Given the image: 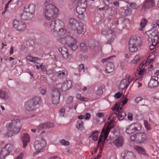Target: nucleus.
I'll return each mask as SVG.
<instances>
[{"mask_svg":"<svg viewBox=\"0 0 159 159\" xmlns=\"http://www.w3.org/2000/svg\"><path fill=\"white\" fill-rule=\"evenodd\" d=\"M6 127L8 130L6 136L11 137L17 134L20 130V120L18 119L12 120L11 122L7 124Z\"/></svg>","mask_w":159,"mask_h":159,"instance_id":"nucleus-1","label":"nucleus"},{"mask_svg":"<svg viewBox=\"0 0 159 159\" xmlns=\"http://www.w3.org/2000/svg\"><path fill=\"white\" fill-rule=\"evenodd\" d=\"M58 10L55 6L49 4L45 6L43 10L45 18L48 20H53L57 17Z\"/></svg>","mask_w":159,"mask_h":159,"instance_id":"nucleus-2","label":"nucleus"},{"mask_svg":"<svg viewBox=\"0 0 159 159\" xmlns=\"http://www.w3.org/2000/svg\"><path fill=\"white\" fill-rule=\"evenodd\" d=\"M72 2L77 3L76 11L78 14V17L80 20H83L84 16V13L86 11L88 0H69Z\"/></svg>","mask_w":159,"mask_h":159,"instance_id":"nucleus-3","label":"nucleus"},{"mask_svg":"<svg viewBox=\"0 0 159 159\" xmlns=\"http://www.w3.org/2000/svg\"><path fill=\"white\" fill-rule=\"evenodd\" d=\"M68 26L72 30L75 31L78 34H82L85 31L83 24L78 22L74 18H71L69 19Z\"/></svg>","mask_w":159,"mask_h":159,"instance_id":"nucleus-4","label":"nucleus"},{"mask_svg":"<svg viewBox=\"0 0 159 159\" xmlns=\"http://www.w3.org/2000/svg\"><path fill=\"white\" fill-rule=\"evenodd\" d=\"M148 36V40L149 41L152 42V44L149 48L151 50L153 49L158 43L159 41V33L157 30L152 29L146 32Z\"/></svg>","mask_w":159,"mask_h":159,"instance_id":"nucleus-5","label":"nucleus"},{"mask_svg":"<svg viewBox=\"0 0 159 159\" xmlns=\"http://www.w3.org/2000/svg\"><path fill=\"white\" fill-rule=\"evenodd\" d=\"M34 145L36 150L35 152L33 153V155L35 156L38 153L44 151V148L46 145V142L45 140L42 138H37L34 142Z\"/></svg>","mask_w":159,"mask_h":159,"instance_id":"nucleus-6","label":"nucleus"},{"mask_svg":"<svg viewBox=\"0 0 159 159\" xmlns=\"http://www.w3.org/2000/svg\"><path fill=\"white\" fill-rule=\"evenodd\" d=\"M42 102L41 98L39 96L33 98L32 99L27 101L25 103V107L26 110L32 111L36 109L35 106Z\"/></svg>","mask_w":159,"mask_h":159,"instance_id":"nucleus-7","label":"nucleus"},{"mask_svg":"<svg viewBox=\"0 0 159 159\" xmlns=\"http://www.w3.org/2000/svg\"><path fill=\"white\" fill-rule=\"evenodd\" d=\"M63 22L59 19L49 22L48 26V30L51 32L57 31V29L60 26H63Z\"/></svg>","mask_w":159,"mask_h":159,"instance_id":"nucleus-8","label":"nucleus"},{"mask_svg":"<svg viewBox=\"0 0 159 159\" xmlns=\"http://www.w3.org/2000/svg\"><path fill=\"white\" fill-rule=\"evenodd\" d=\"M115 56H111L107 58L102 59L101 62L104 63L107 62V63L106 66V71L107 73H109L112 72L114 70V66L111 58Z\"/></svg>","mask_w":159,"mask_h":159,"instance_id":"nucleus-9","label":"nucleus"},{"mask_svg":"<svg viewBox=\"0 0 159 159\" xmlns=\"http://www.w3.org/2000/svg\"><path fill=\"white\" fill-rule=\"evenodd\" d=\"M142 125L139 123L131 124L128 126L126 129L125 132L128 134H130L134 132L141 130Z\"/></svg>","mask_w":159,"mask_h":159,"instance_id":"nucleus-10","label":"nucleus"},{"mask_svg":"<svg viewBox=\"0 0 159 159\" xmlns=\"http://www.w3.org/2000/svg\"><path fill=\"white\" fill-rule=\"evenodd\" d=\"M50 98L53 104L57 105L58 104L60 98V93L57 89L54 88L52 89Z\"/></svg>","mask_w":159,"mask_h":159,"instance_id":"nucleus-11","label":"nucleus"},{"mask_svg":"<svg viewBox=\"0 0 159 159\" xmlns=\"http://www.w3.org/2000/svg\"><path fill=\"white\" fill-rule=\"evenodd\" d=\"M13 149V145L11 143L7 144L2 148L0 152V158L3 159L10 153Z\"/></svg>","mask_w":159,"mask_h":159,"instance_id":"nucleus-12","label":"nucleus"},{"mask_svg":"<svg viewBox=\"0 0 159 159\" xmlns=\"http://www.w3.org/2000/svg\"><path fill=\"white\" fill-rule=\"evenodd\" d=\"M110 131V128L109 126H107L105 129L104 128L103 129L98 142V145H101V143L102 144L104 143V141L102 140L103 139L105 141Z\"/></svg>","mask_w":159,"mask_h":159,"instance_id":"nucleus-13","label":"nucleus"},{"mask_svg":"<svg viewBox=\"0 0 159 159\" xmlns=\"http://www.w3.org/2000/svg\"><path fill=\"white\" fill-rule=\"evenodd\" d=\"M13 26L18 31H23L26 28L25 24L23 21L15 19L13 21Z\"/></svg>","mask_w":159,"mask_h":159,"instance_id":"nucleus-14","label":"nucleus"},{"mask_svg":"<svg viewBox=\"0 0 159 159\" xmlns=\"http://www.w3.org/2000/svg\"><path fill=\"white\" fill-rule=\"evenodd\" d=\"M124 140L123 137L120 135L116 137L113 141L112 143L117 148L122 147L124 143Z\"/></svg>","mask_w":159,"mask_h":159,"instance_id":"nucleus-15","label":"nucleus"},{"mask_svg":"<svg viewBox=\"0 0 159 159\" xmlns=\"http://www.w3.org/2000/svg\"><path fill=\"white\" fill-rule=\"evenodd\" d=\"M68 40L70 41L68 42L67 46L72 50L74 51L76 50L78 47L77 40L72 37L69 38Z\"/></svg>","mask_w":159,"mask_h":159,"instance_id":"nucleus-16","label":"nucleus"},{"mask_svg":"<svg viewBox=\"0 0 159 159\" xmlns=\"http://www.w3.org/2000/svg\"><path fill=\"white\" fill-rule=\"evenodd\" d=\"M121 156L123 159H136L135 154L132 152L126 150L123 151L121 154Z\"/></svg>","mask_w":159,"mask_h":159,"instance_id":"nucleus-17","label":"nucleus"},{"mask_svg":"<svg viewBox=\"0 0 159 159\" xmlns=\"http://www.w3.org/2000/svg\"><path fill=\"white\" fill-rule=\"evenodd\" d=\"M24 9L25 10V11H27L32 16L34 13L35 6L34 3H31L25 5L24 7Z\"/></svg>","mask_w":159,"mask_h":159,"instance_id":"nucleus-18","label":"nucleus"},{"mask_svg":"<svg viewBox=\"0 0 159 159\" xmlns=\"http://www.w3.org/2000/svg\"><path fill=\"white\" fill-rule=\"evenodd\" d=\"M147 137L143 132H139L136 134V142L139 143L144 142L146 140Z\"/></svg>","mask_w":159,"mask_h":159,"instance_id":"nucleus-19","label":"nucleus"},{"mask_svg":"<svg viewBox=\"0 0 159 159\" xmlns=\"http://www.w3.org/2000/svg\"><path fill=\"white\" fill-rule=\"evenodd\" d=\"M141 39L140 37L137 36H132L130 38L129 43L134 45H140L141 44Z\"/></svg>","mask_w":159,"mask_h":159,"instance_id":"nucleus-20","label":"nucleus"},{"mask_svg":"<svg viewBox=\"0 0 159 159\" xmlns=\"http://www.w3.org/2000/svg\"><path fill=\"white\" fill-rule=\"evenodd\" d=\"M59 51L61 52V55L63 57L66 58L70 59L72 57V55L69 54L67 49L65 48H61L59 49Z\"/></svg>","mask_w":159,"mask_h":159,"instance_id":"nucleus-21","label":"nucleus"},{"mask_svg":"<svg viewBox=\"0 0 159 159\" xmlns=\"http://www.w3.org/2000/svg\"><path fill=\"white\" fill-rule=\"evenodd\" d=\"M158 80V77L152 76L148 83V86L151 88L157 86L159 84L157 81Z\"/></svg>","mask_w":159,"mask_h":159,"instance_id":"nucleus-22","label":"nucleus"},{"mask_svg":"<svg viewBox=\"0 0 159 159\" xmlns=\"http://www.w3.org/2000/svg\"><path fill=\"white\" fill-rule=\"evenodd\" d=\"M72 85V82L70 80H66L62 84L61 90L62 91H66L70 89Z\"/></svg>","mask_w":159,"mask_h":159,"instance_id":"nucleus-23","label":"nucleus"},{"mask_svg":"<svg viewBox=\"0 0 159 159\" xmlns=\"http://www.w3.org/2000/svg\"><path fill=\"white\" fill-rule=\"evenodd\" d=\"M23 148H25L27 143L30 142V138L29 135L27 133H25L22 135Z\"/></svg>","mask_w":159,"mask_h":159,"instance_id":"nucleus-24","label":"nucleus"},{"mask_svg":"<svg viewBox=\"0 0 159 159\" xmlns=\"http://www.w3.org/2000/svg\"><path fill=\"white\" fill-rule=\"evenodd\" d=\"M63 36V37L59 38L58 39V42L64 45H65L66 44L67 45L68 42L70 41L68 40V38L70 37H72L70 36H67L66 35Z\"/></svg>","mask_w":159,"mask_h":159,"instance_id":"nucleus-25","label":"nucleus"},{"mask_svg":"<svg viewBox=\"0 0 159 159\" xmlns=\"http://www.w3.org/2000/svg\"><path fill=\"white\" fill-rule=\"evenodd\" d=\"M20 17L22 20H30L32 16L24 9L23 12L20 15Z\"/></svg>","mask_w":159,"mask_h":159,"instance_id":"nucleus-26","label":"nucleus"},{"mask_svg":"<svg viewBox=\"0 0 159 159\" xmlns=\"http://www.w3.org/2000/svg\"><path fill=\"white\" fill-rule=\"evenodd\" d=\"M134 148L140 154H142L145 156L149 157L146 151L142 147L136 146L134 147Z\"/></svg>","mask_w":159,"mask_h":159,"instance_id":"nucleus-27","label":"nucleus"},{"mask_svg":"<svg viewBox=\"0 0 159 159\" xmlns=\"http://www.w3.org/2000/svg\"><path fill=\"white\" fill-rule=\"evenodd\" d=\"M129 85L126 79H123L122 80L119 85V88L120 89H123L127 88Z\"/></svg>","mask_w":159,"mask_h":159,"instance_id":"nucleus-28","label":"nucleus"},{"mask_svg":"<svg viewBox=\"0 0 159 159\" xmlns=\"http://www.w3.org/2000/svg\"><path fill=\"white\" fill-rule=\"evenodd\" d=\"M40 128H42L44 129H46L52 128L54 126V125L52 123L47 122L40 125Z\"/></svg>","mask_w":159,"mask_h":159,"instance_id":"nucleus-29","label":"nucleus"},{"mask_svg":"<svg viewBox=\"0 0 159 159\" xmlns=\"http://www.w3.org/2000/svg\"><path fill=\"white\" fill-rule=\"evenodd\" d=\"M0 98L5 101L8 99L9 96L7 92L4 90H0Z\"/></svg>","mask_w":159,"mask_h":159,"instance_id":"nucleus-30","label":"nucleus"},{"mask_svg":"<svg viewBox=\"0 0 159 159\" xmlns=\"http://www.w3.org/2000/svg\"><path fill=\"white\" fill-rule=\"evenodd\" d=\"M121 111V110H119L117 113H115L116 116H118V117L120 120H121L124 119L126 115L125 112Z\"/></svg>","mask_w":159,"mask_h":159,"instance_id":"nucleus-31","label":"nucleus"},{"mask_svg":"<svg viewBox=\"0 0 159 159\" xmlns=\"http://www.w3.org/2000/svg\"><path fill=\"white\" fill-rule=\"evenodd\" d=\"M76 128L79 130L82 131L84 129V127L83 126V122L80 120H79L76 123Z\"/></svg>","mask_w":159,"mask_h":159,"instance_id":"nucleus-32","label":"nucleus"},{"mask_svg":"<svg viewBox=\"0 0 159 159\" xmlns=\"http://www.w3.org/2000/svg\"><path fill=\"white\" fill-rule=\"evenodd\" d=\"M148 22V21L146 19H142L140 24V27L139 29V30L141 31H143L144 30V28Z\"/></svg>","mask_w":159,"mask_h":159,"instance_id":"nucleus-33","label":"nucleus"},{"mask_svg":"<svg viewBox=\"0 0 159 159\" xmlns=\"http://www.w3.org/2000/svg\"><path fill=\"white\" fill-rule=\"evenodd\" d=\"M54 75L60 77H62L67 75V73L64 70H59L54 73Z\"/></svg>","mask_w":159,"mask_h":159,"instance_id":"nucleus-34","label":"nucleus"},{"mask_svg":"<svg viewBox=\"0 0 159 159\" xmlns=\"http://www.w3.org/2000/svg\"><path fill=\"white\" fill-rule=\"evenodd\" d=\"M105 86L103 85H102L99 86L98 89L96 91V94L98 96H101L102 95L103 91V89H104Z\"/></svg>","mask_w":159,"mask_h":159,"instance_id":"nucleus-35","label":"nucleus"},{"mask_svg":"<svg viewBox=\"0 0 159 159\" xmlns=\"http://www.w3.org/2000/svg\"><path fill=\"white\" fill-rule=\"evenodd\" d=\"M58 30V34L61 36L66 35V30L64 28V25L63 23V26H60Z\"/></svg>","mask_w":159,"mask_h":159,"instance_id":"nucleus-36","label":"nucleus"},{"mask_svg":"<svg viewBox=\"0 0 159 159\" xmlns=\"http://www.w3.org/2000/svg\"><path fill=\"white\" fill-rule=\"evenodd\" d=\"M129 50L130 52H136L138 50V47L139 45H135L129 43Z\"/></svg>","mask_w":159,"mask_h":159,"instance_id":"nucleus-37","label":"nucleus"},{"mask_svg":"<svg viewBox=\"0 0 159 159\" xmlns=\"http://www.w3.org/2000/svg\"><path fill=\"white\" fill-rule=\"evenodd\" d=\"M154 5L153 0H146L144 4V6L147 8L152 7Z\"/></svg>","mask_w":159,"mask_h":159,"instance_id":"nucleus-38","label":"nucleus"},{"mask_svg":"<svg viewBox=\"0 0 159 159\" xmlns=\"http://www.w3.org/2000/svg\"><path fill=\"white\" fill-rule=\"evenodd\" d=\"M90 47L92 49H93L94 48V50L97 51H102V46L98 42H95L94 43V48L91 46H90Z\"/></svg>","mask_w":159,"mask_h":159,"instance_id":"nucleus-39","label":"nucleus"},{"mask_svg":"<svg viewBox=\"0 0 159 159\" xmlns=\"http://www.w3.org/2000/svg\"><path fill=\"white\" fill-rule=\"evenodd\" d=\"M136 75V73H134L132 76H130L128 75H126L125 76V77L127 79V81L128 84H129L131 83L132 81L134 80V77Z\"/></svg>","mask_w":159,"mask_h":159,"instance_id":"nucleus-40","label":"nucleus"},{"mask_svg":"<svg viewBox=\"0 0 159 159\" xmlns=\"http://www.w3.org/2000/svg\"><path fill=\"white\" fill-rule=\"evenodd\" d=\"M121 103L117 102L115 105H114L111 108L112 111L115 110L116 109L117 111L116 113H117L119 110H121V107L120 106Z\"/></svg>","mask_w":159,"mask_h":159,"instance_id":"nucleus-41","label":"nucleus"},{"mask_svg":"<svg viewBox=\"0 0 159 159\" xmlns=\"http://www.w3.org/2000/svg\"><path fill=\"white\" fill-rule=\"evenodd\" d=\"M27 60L29 61L35 63L36 61L38 60V58L37 57H33L31 56H28L26 57Z\"/></svg>","mask_w":159,"mask_h":159,"instance_id":"nucleus-42","label":"nucleus"},{"mask_svg":"<svg viewBox=\"0 0 159 159\" xmlns=\"http://www.w3.org/2000/svg\"><path fill=\"white\" fill-rule=\"evenodd\" d=\"M76 98L77 99L81 101L87 102L88 101V98L84 97H81L80 93H77L76 95Z\"/></svg>","mask_w":159,"mask_h":159,"instance_id":"nucleus-43","label":"nucleus"},{"mask_svg":"<svg viewBox=\"0 0 159 159\" xmlns=\"http://www.w3.org/2000/svg\"><path fill=\"white\" fill-rule=\"evenodd\" d=\"M98 132L97 131H95L92 132L91 135L93 137V139L95 141H97L98 138V135L97 134Z\"/></svg>","mask_w":159,"mask_h":159,"instance_id":"nucleus-44","label":"nucleus"},{"mask_svg":"<svg viewBox=\"0 0 159 159\" xmlns=\"http://www.w3.org/2000/svg\"><path fill=\"white\" fill-rule=\"evenodd\" d=\"M80 48L81 50L83 52H86L87 49V46L85 43H81L80 44Z\"/></svg>","mask_w":159,"mask_h":159,"instance_id":"nucleus-45","label":"nucleus"},{"mask_svg":"<svg viewBox=\"0 0 159 159\" xmlns=\"http://www.w3.org/2000/svg\"><path fill=\"white\" fill-rule=\"evenodd\" d=\"M112 31L109 30H103L101 31V34L104 36H106L109 34H111Z\"/></svg>","mask_w":159,"mask_h":159,"instance_id":"nucleus-46","label":"nucleus"},{"mask_svg":"<svg viewBox=\"0 0 159 159\" xmlns=\"http://www.w3.org/2000/svg\"><path fill=\"white\" fill-rule=\"evenodd\" d=\"M146 71L147 70L145 68L140 69L138 74L139 77L143 76L145 74Z\"/></svg>","mask_w":159,"mask_h":159,"instance_id":"nucleus-47","label":"nucleus"},{"mask_svg":"<svg viewBox=\"0 0 159 159\" xmlns=\"http://www.w3.org/2000/svg\"><path fill=\"white\" fill-rule=\"evenodd\" d=\"M73 97L70 96L68 97L66 100V104H70L72 103L73 102Z\"/></svg>","mask_w":159,"mask_h":159,"instance_id":"nucleus-48","label":"nucleus"},{"mask_svg":"<svg viewBox=\"0 0 159 159\" xmlns=\"http://www.w3.org/2000/svg\"><path fill=\"white\" fill-rule=\"evenodd\" d=\"M144 125L147 131H148L150 129V125L148 123V121L144 120Z\"/></svg>","mask_w":159,"mask_h":159,"instance_id":"nucleus-49","label":"nucleus"},{"mask_svg":"<svg viewBox=\"0 0 159 159\" xmlns=\"http://www.w3.org/2000/svg\"><path fill=\"white\" fill-rule=\"evenodd\" d=\"M26 152H23L17 156L15 159H22L24 157L26 156Z\"/></svg>","mask_w":159,"mask_h":159,"instance_id":"nucleus-50","label":"nucleus"},{"mask_svg":"<svg viewBox=\"0 0 159 159\" xmlns=\"http://www.w3.org/2000/svg\"><path fill=\"white\" fill-rule=\"evenodd\" d=\"M60 143L62 145L67 146L70 144V143L67 141L63 139L60 140Z\"/></svg>","mask_w":159,"mask_h":159,"instance_id":"nucleus-51","label":"nucleus"},{"mask_svg":"<svg viewBox=\"0 0 159 159\" xmlns=\"http://www.w3.org/2000/svg\"><path fill=\"white\" fill-rule=\"evenodd\" d=\"M115 37L116 36L115 35L112 34L111 38L107 40V43L110 44H111L113 41Z\"/></svg>","mask_w":159,"mask_h":159,"instance_id":"nucleus-52","label":"nucleus"},{"mask_svg":"<svg viewBox=\"0 0 159 159\" xmlns=\"http://www.w3.org/2000/svg\"><path fill=\"white\" fill-rule=\"evenodd\" d=\"M139 58L138 56H136L134 58L133 60L131 61V63L133 64H136L139 60Z\"/></svg>","mask_w":159,"mask_h":159,"instance_id":"nucleus-53","label":"nucleus"},{"mask_svg":"<svg viewBox=\"0 0 159 159\" xmlns=\"http://www.w3.org/2000/svg\"><path fill=\"white\" fill-rule=\"evenodd\" d=\"M84 116H85L84 119L87 120H89L91 116V115L89 113H86Z\"/></svg>","mask_w":159,"mask_h":159,"instance_id":"nucleus-54","label":"nucleus"},{"mask_svg":"<svg viewBox=\"0 0 159 159\" xmlns=\"http://www.w3.org/2000/svg\"><path fill=\"white\" fill-rule=\"evenodd\" d=\"M56 72H54V70L52 69H49L47 71L46 74L48 75H50L51 74H53V75H54V73H55Z\"/></svg>","mask_w":159,"mask_h":159,"instance_id":"nucleus-55","label":"nucleus"},{"mask_svg":"<svg viewBox=\"0 0 159 159\" xmlns=\"http://www.w3.org/2000/svg\"><path fill=\"white\" fill-rule=\"evenodd\" d=\"M128 99L126 98L125 99L124 101H123L122 102H119L121 103V104H120V107H121V109L123 107V106L127 103L128 101Z\"/></svg>","mask_w":159,"mask_h":159,"instance_id":"nucleus-56","label":"nucleus"},{"mask_svg":"<svg viewBox=\"0 0 159 159\" xmlns=\"http://www.w3.org/2000/svg\"><path fill=\"white\" fill-rule=\"evenodd\" d=\"M122 94V93H121L120 92H119L115 94L114 97L117 99H118L121 97Z\"/></svg>","mask_w":159,"mask_h":159,"instance_id":"nucleus-57","label":"nucleus"},{"mask_svg":"<svg viewBox=\"0 0 159 159\" xmlns=\"http://www.w3.org/2000/svg\"><path fill=\"white\" fill-rule=\"evenodd\" d=\"M40 67L41 68V70L42 71L45 72L47 70V68L46 66L41 64L40 66Z\"/></svg>","mask_w":159,"mask_h":159,"instance_id":"nucleus-58","label":"nucleus"},{"mask_svg":"<svg viewBox=\"0 0 159 159\" xmlns=\"http://www.w3.org/2000/svg\"><path fill=\"white\" fill-rule=\"evenodd\" d=\"M65 110L64 108H62L61 109L59 110V112L60 113V115L61 116H64V113H65Z\"/></svg>","mask_w":159,"mask_h":159,"instance_id":"nucleus-59","label":"nucleus"},{"mask_svg":"<svg viewBox=\"0 0 159 159\" xmlns=\"http://www.w3.org/2000/svg\"><path fill=\"white\" fill-rule=\"evenodd\" d=\"M143 98L141 97H139L136 98L135 99V102L137 103H138L139 102L143 100Z\"/></svg>","mask_w":159,"mask_h":159,"instance_id":"nucleus-60","label":"nucleus"},{"mask_svg":"<svg viewBox=\"0 0 159 159\" xmlns=\"http://www.w3.org/2000/svg\"><path fill=\"white\" fill-rule=\"evenodd\" d=\"M130 6L133 9H136L137 7V6L136 5V4L134 2L130 4Z\"/></svg>","mask_w":159,"mask_h":159,"instance_id":"nucleus-61","label":"nucleus"},{"mask_svg":"<svg viewBox=\"0 0 159 159\" xmlns=\"http://www.w3.org/2000/svg\"><path fill=\"white\" fill-rule=\"evenodd\" d=\"M130 139L132 141H135L136 142V134L131 136Z\"/></svg>","mask_w":159,"mask_h":159,"instance_id":"nucleus-62","label":"nucleus"},{"mask_svg":"<svg viewBox=\"0 0 159 159\" xmlns=\"http://www.w3.org/2000/svg\"><path fill=\"white\" fill-rule=\"evenodd\" d=\"M105 114L103 113L99 112L96 114L97 116L98 117H102L104 116Z\"/></svg>","mask_w":159,"mask_h":159,"instance_id":"nucleus-63","label":"nucleus"},{"mask_svg":"<svg viewBox=\"0 0 159 159\" xmlns=\"http://www.w3.org/2000/svg\"><path fill=\"white\" fill-rule=\"evenodd\" d=\"M128 118L129 120H133V115L131 113H129L128 114Z\"/></svg>","mask_w":159,"mask_h":159,"instance_id":"nucleus-64","label":"nucleus"}]
</instances>
